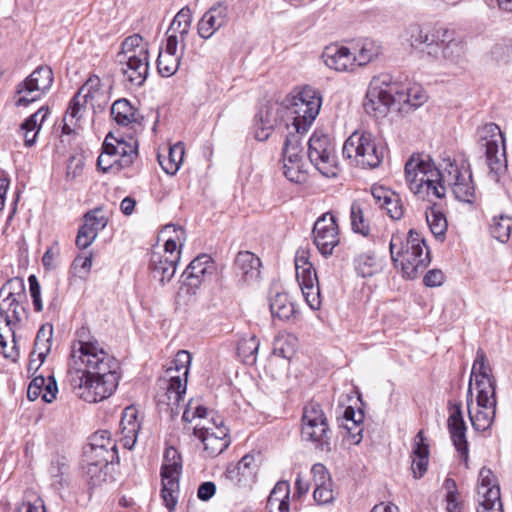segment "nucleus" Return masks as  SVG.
Here are the masks:
<instances>
[{"mask_svg":"<svg viewBox=\"0 0 512 512\" xmlns=\"http://www.w3.org/2000/svg\"><path fill=\"white\" fill-rule=\"evenodd\" d=\"M479 504L501 501L500 488L493 472L483 467L479 472Z\"/></svg>","mask_w":512,"mask_h":512,"instance_id":"72a5a7b5","label":"nucleus"},{"mask_svg":"<svg viewBox=\"0 0 512 512\" xmlns=\"http://www.w3.org/2000/svg\"><path fill=\"white\" fill-rule=\"evenodd\" d=\"M48 114L49 108L42 106L20 125V132L27 147H31L36 143L38 133Z\"/></svg>","mask_w":512,"mask_h":512,"instance_id":"f704fd0d","label":"nucleus"},{"mask_svg":"<svg viewBox=\"0 0 512 512\" xmlns=\"http://www.w3.org/2000/svg\"><path fill=\"white\" fill-rule=\"evenodd\" d=\"M398 82L392 81L390 75L373 77L363 103L367 114L375 118L387 115L391 106L397 104Z\"/></svg>","mask_w":512,"mask_h":512,"instance_id":"6e6552de","label":"nucleus"},{"mask_svg":"<svg viewBox=\"0 0 512 512\" xmlns=\"http://www.w3.org/2000/svg\"><path fill=\"white\" fill-rule=\"evenodd\" d=\"M426 221L435 238L443 241L448 227L445 215L432 205L426 210Z\"/></svg>","mask_w":512,"mask_h":512,"instance_id":"a18cd8bd","label":"nucleus"},{"mask_svg":"<svg viewBox=\"0 0 512 512\" xmlns=\"http://www.w3.org/2000/svg\"><path fill=\"white\" fill-rule=\"evenodd\" d=\"M290 495V484L288 481H279L274 486L273 490L271 491L268 500H267V506L272 508L274 507L279 501H283L285 499H289Z\"/></svg>","mask_w":512,"mask_h":512,"instance_id":"e2e57ef3","label":"nucleus"},{"mask_svg":"<svg viewBox=\"0 0 512 512\" xmlns=\"http://www.w3.org/2000/svg\"><path fill=\"white\" fill-rule=\"evenodd\" d=\"M260 259L250 251H240L234 261L236 276L243 283H254L260 277Z\"/></svg>","mask_w":512,"mask_h":512,"instance_id":"bb28decb","label":"nucleus"},{"mask_svg":"<svg viewBox=\"0 0 512 512\" xmlns=\"http://www.w3.org/2000/svg\"><path fill=\"white\" fill-rule=\"evenodd\" d=\"M481 141H484L486 162L496 177L507 169L505 154V139L498 125L495 123L485 124L478 130Z\"/></svg>","mask_w":512,"mask_h":512,"instance_id":"ddd939ff","label":"nucleus"},{"mask_svg":"<svg viewBox=\"0 0 512 512\" xmlns=\"http://www.w3.org/2000/svg\"><path fill=\"white\" fill-rule=\"evenodd\" d=\"M470 379L471 381H475L477 391L487 390L490 395L496 391V380L491 375V367L488 364L486 355L482 349L477 350Z\"/></svg>","mask_w":512,"mask_h":512,"instance_id":"a878e982","label":"nucleus"},{"mask_svg":"<svg viewBox=\"0 0 512 512\" xmlns=\"http://www.w3.org/2000/svg\"><path fill=\"white\" fill-rule=\"evenodd\" d=\"M69 363V383L73 393L88 403L110 397L118 386L119 363L107 353L87 327L76 332Z\"/></svg>","mask_w":512,"mask_h":512,"instance_id":"f257e3e1","label":"nucleus"},{"mask_svg":"<svg viewBox=\"0 0 512 512\" xmlns=\"http://www.w3.org/2000/svg\"><path fill=\"white\" fill-rule=\"evenodd\" d=\"M53 336L52 325H43L37 332L34 341V351L32 355L37 354L38 359L44 362L46 356L51 350V342Z\"/></svg>","mask_w":512,"mask_h":512,"instance_id":"09e8293b","label":"nucleus"},{"mask_svg":"<svg viewBox=\"0 0 512 512\" xmlns=\"http://www.w3.org/2000/svg\"><path fill=\"white\" fill-rule=\"evenodd\" d=\"M441 186H443L445 191L447 188H450L455 198L459 201L468 203L473 201L475 189L472 183L471 172L467 169L462 171L450 159L444 160Z\"/></svg>","mask_w":512,"mask_h":512,"instance_id":"4468645a","label":"nucleus"},{"mask_svg":"<svg viewBox=\"0 0 512 512\" xmlns=\"http://www.w3.org/2000/svg\"><path fill=\"white\" fill-rule=\"evenodd\" d=\"M389 250L394 266L400 268L407 279H415L431 262L425 239L414 229H410L406 237L393 234Z\"/></svg>","mask_w":512,"mask_h":512,"instance_id":"f03ea898","label":"nucleus"},{"mask_svg":"<svg viewBox=\"0 0 512 512\" xmlns=\"http://www.w3.org/2000/svg\"><path fill=\"white\" fill-rule=\"evenodd\" d=\"M512 231V217L508 215H498L492 218L490 224V233L501 243L509 241Z\"/></svg>","mask_w":512,"mask_h":512,"instance_id":"8fccbe9b","label":"nucleus"},{"mask_svg":"<svg viewBox=\"0 0 512 512\" xmlns=\"http://www.w3.org/2000/svg\"><path fill=\"white\" fill-rule=\"evenodd\" d=\"M343 155L363 168H376L383 160V149L378 147L370 132L352 133L343 145Z\"/></svg>","mask_w":512,"mask_h":512,"instance_id":"1a4fd4ad","label":"nucleus"},{"mask_svg":"<svg viewBox=\"0 0 512 512\" xmlns=\"http://www.w3.org/2000/svg\"><path fill=\"white\" fill-rule=\"evenodd\" d=\"M191 359V354L188 351L180 350L166 370H173V375H181V378L187 381Z\"/></svg>","mask_w":512,"mask_h":512,"instance_id":"13d9d810","label":"nucleus"},{"mask_svg":"<svg viewBox=\"0 0 512 512\" xmlns=\"http://www.w3.org/2000/svg\"><path fill=\"white\" fill-rule=\"evenodd\" d=\"M296 279H302L308 275L316 274L313 264L309 261V251L304 248L297 250L295 255Z\"/></svg>","mask_w":512,"mask_h":512,"instance_id":"4d7b16f0","label":"nucleus"},{"mask_svg":"<svg viewBox=\"0 0 512 512\" xmlns=\"http://www.w3.org/2000/svg\"><path fill=\"white\" fill-rule=\"evenodd\" d=\"M297 281L307 305L312 310H318L321 307V295L317 274L308 275Z\"/></svg>","mask_w":512,"mask_h":512,"instance_id":"e433bc0d","label":"nucleus"},{"mask_svg":"<svg viewBox=\"0 0 512 512\" xmlns=\"http://www.w3.org/2000/svg\"><path fill=\"white\" fill-rule=\"evenodd\" d=\"M85 475L92 486H98L106 480L108 466H100V463H85Z\"/></svg>","mask_w":512,"mask_h":512,"instance_id":"bf43d9fd","label":"nucleus"},{"mask_svg":"<svg viewBox=\"0 0 512 512\" xmlns=\"http://www.w3.org/2000/svg\"><path fill=\"white\" fill-rule=\"evenodd\" d=\"M350 219L352 230L356 233L368 236L370 227L365 218L364 210L359 202H353L350 208Z\"/></svg>","mask_w":512,"mask_h":512,"instance_id":"6e6d98bb","label":"nucleus"},{"mask_svg":"<svg viewBox=\"0 0 512 512\" xmlns=\"http://www.w3.org/2000/svg\"><path fill=\"white\" fill-rule=\"evenodd\" d=\"M315 480V489L313 492V498L319 505L330 504L335 499L333 491V483L327 472L326 467L321 463H316L311 468Z\"/></svg>","mask_w":512,"mask_h":512,"instance_id":"cd10ccee","label":"nucleus"},{"mask_svg":"<svg viewBox=\"0 0 512 512\" xmlns=\"http://www.w3.org/2000/svg\"><path fill=\"white\" fill-rule=\"evenodd\" d=\"M54 81L53 70L48 65L38 66L23 82L17 85L14 105L27 106L50 90Z\"/></svg>","mask_w":512,"mask_h":512,"instance_id":"f8f14e48","label":"nucleus"},{"mask_svg":"<svg viewBox=\"0 0 512 512\" xmlns=\"http://www.w3.org/2000/svg\"><path fill=\"white\" fill-rule=\"evenodd\" d=\"M301 436L304 441L312 443L317 451L328 453L332 450V430L319 403L311 401L305 405Z\"/></svg>","mask_w":512,"mask_h":512,"instance_id":"0eeeda50","label":"nucleus"},{"mask_svg":"<svg viewBox=\"0 0 512 512\" xmlns=\"http://www.w3.org/2000/svg\"><path fill=\"white\" fill-rule=\"evenodd\" d=\"M427 98V94L422 87L414 85L412 87L406 88L398 83L396 94L397 104L418 108L427 101Z\"/></svg>","mask_w":512,"mask_h":512,"instance_id":"58836bf2","label":"nucleus"},{"mask_svg":"<svg viewBox=\"0 0 512 512\" xmlns=\"http://www.w3.org/2000/svg\"><path fill=\"white\" fill-rule=\"evenodd\" d=\"M97 237V233L88 225L83 224L76 237V245L80 249H85L92 244Z\"/></svg>","mask_w":512,"mask_h":512,"instance_id":"338daca9","label":"nucleus"},{"mask_svg":"<svg viewBox=\"0 0 512 512\" xmlns=\"http://www.w3.org/2000/svg\"><path fill=\"white\" fill-rule=\"evenodd\" d=\"M356 273L363 277H372L382 271V265L373 252L361 253L354 259Z\"/></svg>","mask_w":512,"mask_h":512,"instance_id":"79ce46f5","label":"nucleus"},{"mask_svg":"<svg viewBox=\"0 0 512 512\" xmlns=\"http://www.w3.org/2000/svg\"><path fill=\"white\" fill-rule=\"evenodd\" d=\"M382 52V46L379 42L366 38L357 44L354 53L356 66H365L379 57Z\"/></svg>","mask_w":512,"mask_h":512,"instance_id":"4c0bfd02","label":"nucleus"},{"mask_svg":"<svg viewBox=\"0 0 512 512\" xmlns=\"http://www.w3.org/2000/svg\"><path fill=\"white\" fill-rule=\"evenodd\" d=\"M101 211L95 209L85 214V224H88L97 234L107 225V219L100 215Z\"/></svg>","mask_w":512,"mask_h":512,"instance_id":"774afa93","label":"nucleus"},{"mask_svg":"<svg viewBox=\"0 0 512 512\" xmlns=\"http://www.w3.org/2000/svg\"><path fill=\"white\" fill-rule=\"evenodd\" d=\"M124 81L131 87H140L149 74V47L139 34L125 38L118 54Z\"/></svg>","mask_w":512,"mask_h":512,"instance_id":"20e7f679","label":"nucleus"},{"mask_svg":"<svg viewBox=\"0 0 512 512\" xmlns=\"http://www.w3.org/2000/svg\"><path fill=\"white\" fill-rule=\"evenodd\" d=\"M445 488L448 490L446 495L447 512H461V507L457 502L456 483L453 479L445 480Z\"/></svg>","mask_w":512,"mask_h":512,"instance_id":"69168bd1","label":"nucleus"},{"mask_svg":"<svg viewBox=\"0 0 512 512\" xmlns=\"http://www.w3.org/2000/svg\"><path fill=\"white\" fill-rule=\"evenodd\" d=\"M322 57L325 64L336 71H353L356 67L354 53L344 46L326 47Z\"/></svg>","mask_w":512,"mask_h":512,"instance_id":"c756f323","label":"nucleus"},{"mask_svg":"<svg viewBox=\"0 0 512 512\" xmlns=\"http://www.w3.org/2000/svg\"><path fill=\"white\" fill-rule=\"evenodd\" d=\"M112 138V133H108L103 144H102V153L99 155L97 159V166L103 172L109 171H120L123 168L118 167L117 158L113 157L115 153L112 144L110 143V139Z\"/></svg>","mask_w":512,"mask_h":512,"instance_id":"de8ad7c7","label":"nucleus"},{"mask_svg":"<svg viewBox=\"0 0 512 512\" xmlns=\"http://www.w3.org/2000/svg\"><path fill=\"white\" fill-rule=\"evenodd\" d=\"M2 294H7L3 302L13 306L16 302V296H21L24 291V284L21 279L13 278L8 280L1 288Z\"/></svg>","mask_w":512,"mask_h":512,"instance_id":"052dcab7","label":"nucleus"},{"mask_svg":"<svg viewBox=\"0 0 512 512\" xmlns=\"http://www.w3.org/2000/svg\"><path fill=\"white\" fill-rule=\"evenodd\" d=\"M180 55L160 50L157 58V69L161 76L170 77L174 75L180 65Z\"/></svg>","mask_w":512,"mask_h":512,"instance_id":"864d4df0","label":"nucleus"},{"mask_svg":"<svg viewBox=\"0 0 512 512\" xmlns=\"http://www.w3.org/2000/svg\"><path fill=\"white\" fill-rule=\"evenodd\" d=\"M138 410L134 406L126 407L120 421V442L124 448L131 450L140 431Z\"/></svg>","mask_w":512,"mask_h":512,"instance_id":"c85d7f7f","label":"nucleus"},{"mask_svg":"<svg viewBox=\"0 0 512 512\" xmlns=\"http://www.w3.org/2000/svg\"><path fill=\"white\" fill-rule=\"evenodd\" d=\"M303 134L294 130L288 132L283 147V161L296 163L302 160L301 136Z\"/></svg>","mask_w":512,"mask_h":512,"instance_id":"c03bdc74","label":"nucleus"},{"mask_svg":"<svg viewBox=\"0 0 512 512\" xmlns=\"http://www.w3.org/2000/svg\"><path fill=\"white\" fill-rule=\"evenodd\" d=\"M182 473V459L174 447L165 449L161 467V496L169 512H173L179 494V477Z\"/></svg>","mask_w":512,"mask_h":512,"instance_id":"9b49d317","label":"nucleus"},{"mask_svg":"<svg viewBox=\"0 0 512 512\" xmlns=\"http://www.w3.org/2000/svg\"><path fill=\"white\" fill-rule=\"evenodd\" d=\"M159 386L163 392L157 394L158 402L170 406L173 411L183 400L187 381L182 379L181 375H173V370H166L164 376L159 379Z\"/></svg>","mask_w":512,"mask_h":512,"instance_id":"412c9836","label":"nucleus"},{"mask_svg":"<svg viewBox=\"0 0 512 512\" xmlns=\"http://www.w3.org/2000/svg\"><path fill=\"white\" fill-rule=\"evenodd\" d=\"M371 194L375 203L385 209L393 220H400L403 217L404 207L397 193L384 187H374Z\"/></svg>","mask_w":512,"mask_h":512,"instance_id":"2f4dec72","label":"nucleus"},{"mask_svg":"<svg viewBox=\"0 0 512 512\" xmlns=\"http://www.w3.org/2000/svg\"><path fill=\"white\" fill-rule=\"evenodd\" d=\"M216 272L212 258L207 254L196 257L182 274L183 283L197 289L202 283L211 281Z\"/></svg>","mask_w":512,"mask_h":512,"instance_id":"4be33fe9","label":"nucleus"},{"mask_svg":"<svg viewBox=\"0 0 512 512\" xmlns=\"http://www.w3.org/2000/svg\"><path fill=\"white\" fill-rule=\"evenodd\" d=\"M464 54V45L455 40L453 34L446 39L444 44L440 43V57L451 63H458Z\"/></svg>","mask_w":512,"mask_h":512,"instance_id":"5fc2aeb1","label":"nucleus"},{"mask_svg":"<svg viewBox=\"0 0 512 512\" xmlns=\"http://www.w3.org/2000/svg\"><path fill=\"white\" fill-rule=\"evenodd\" d=\"M110 143L115 150L113 157L119 161L118 167L123 169L130 167L138 156V141L133 137L126 140L123 137L117 138L112 134Z\"/></svg>","mask_w":512,"mask_h":512,"instance_id":"473e14b6","label":"nucleus"},{"mask_svg":"<svg viewBox=\"0 0 512 512\" xmlns=\"http://www.w3.org/2000/svg\"><path fill=\"white\" fill-rule=\"evenodd\" d=\"M161 234L162 236H168V238L165 241L163 251L152 252L150 270L153 278L164 285L173 278L176 272V266L180 259V251H177V247L183 245L180 241L184 235V230L170 224L162 229Z\"/></svg>","mask_w":512,"mask_h":512,"instance_id":"423d86ee","label":"nucleus"},{"mask_svg":"<svg viewBox=\"0 0 512 512\" xmlns=\"http://www.w3.org/2000/svg\"><path fill=\"white\" fill-rule=\"evenodd\" d=\"M69 468L64 459H57L51 463L49 473L52 479V486L60 491L69 486Z\"/></svg>","mask_w":512,"mask_h":512,"instance_id":"3c124183","label":"nucleus"},{"mask_svg":"<svg viewBox=\"0 0 512 512\" xmlns=\"http://www.w3.org/2000/svg\"><path fill=\"white\" fill-rule=\"evenodd\" d=\"M272 316L280 320H289L295 313L294 304L286 293L277 292L270 298Z\"/></svg>","mask_w":512,"mask_h":512,"instance_id":"37998d69","label":"nucleus"},{"mask_svg":"<svg viewBox=\"0 0 512 512\" xmlns=\"http://www.w3.org/2000/svg\"><path fill=\"white\" fill-rule=\"evenodd\" d=\"M447 428L454 447L460 453V457L464 461H467L469 453L468 441L466 438L467 426L463 418L460 403L449 405Z\"/></svg>","mask_w":512,"mask_h":512,"instance_id":"aec40b11","label":"nucleus"},{"mask_svg":"<svg viewBox=\"0 0 512 512\" xmlns=\"http://www.w3.org/2000/svg\"><path fill=\"white\" fill-rule=\"evenodd\" d=\"M184 157V147L176 143L168 148V153L158 154V162L165 173L174 175L180 168Z\"/></svg>","mask_w":512,"mask_h":512,"instance_id":"a19ab883","label":"nucleus"},{"mask_svg":"<svg viewBox=\"0 0 512 512\" xmlns=\"http://www.w3.org/2000/svg\"><path fill=\"white\" fill-rule=\"evenodd\" d=\"M443 166L435 167L430 160L413 155L405 164V180L409 190L419 199L433 203L445 196L441 186Z\"/></svg>","mask_w":512,"mask_h":512,"instance_id":"7ed1b4c3","label":"nucleus"},{"mask_svg":"<svg viewBox=\"0 0 512 512\" xmlns=\"http://www.w3.org/2000/svg\"><path fill=\"white\" fill-rule=\"evenodd\" d=\"M313 241L318 251L324 257L331 256L339 245V228L335 217L325 213L317 219L313 227Z\"/></svg>","mask_w":512,"mask_h":512,"instance_id":"a211bd4d","label":"nucleus"},{"mask_svg":"<svg viewBox=\"0 0 512 512\" xmlns=\"http://www.w3.org/2000/svg\"><path fill=\"white\" fill-rule=\"evenodd\" d=\"M322 99L318 91L306 86L288 100L284 106L286 127L306 133L320 112Z\"/></svg>","mask_w":512,"mask_h":512,"instance_id":"39448f33","label":"nucleus"},{"mask_svg":"<svg viewBox=\"0 0 512 512\" xmlns=\"http://www.w3.org/2000/svg\"><path fill=\"white\" fill-rule=\"evenodd\" d=\"M283 174L293 183H303L307 178L305 171L302 170L301 161H297L296 163L283 161Z\"/></svg>","mask_w":512,"mask_h":512,"instance_id":"680f3d73","label":"nucleus"},{"mask_svg":"<svg viewBox=\"0 0 512 512\" xmlns=\"http://www.w3.org/2000/svg\"><path fill=\"white\" fill-rule=\"evenodd\" d=\"M193 433L203 443L207 457L213 458L220 455L230 444L228 429L224 426L222 419L212 418L209 425L197 424Z\"/></svg>","mask_w":512,"mask_h":512,"instance_id":"2eb2a0df","label":"nucleus"},{"mask_svg":"<svg viewBox=\"0 0 512 512\" xmlns=\"http://www.w3.org/2000/svg\"><path fill=\"white\" fill-rule=\"evenodd\" d=\"M259 345V340L255 335L243 336L238 341L237 352L245 364L253 365L256 363Z\"/></svg>","mask_w":512,"mask_h":512,"instance_id":"49530a36","label":"nucleus"},{"mask_svg":"<svg viewBox=\"0 0 512 512\" xmlns=\"http://www.w3.org/2000/svg\"><path fill=\"white\" fill-rule=\"evenodd\" d=\"M229 21V9L224 2H217L201 17L197 24L198 35L202 39L211 38Z\"/></svg>","mask_w":512,"mask_h":512,"instance_id":"b1692460","label":"nucleus"},{"mask_svg":"<svg viewBox=\"0 0 512 512\" xmlns=\"http://www.w3.org/2000/svg\"><path fill=\"white\" fill-rule=\"evenodd\" d=\"M496 405V391L491 395L487 390L477 391L476 406L470 407L468 411L469 419L476 431L484 432L492 426Z\"/></svg>","mask_w":512,"mask_h":512,"instance_id":"6ab92c4d","label":"nucleus"},{"mask_svg":"<svg viewBox=\"0 0 512 512\" xmlns=\"http://www.w3.org/2000/svg\"><path fill=\"white\" fill-rule=\"evenodd\" d=\"M192 23V11L188 6L183 7L172 20L167 33H177L180 35L181 51L185 49L186 38L190 32Z\"/></svg>","mask_w":512,"mask_h":512,"instance_id":"ea45409f","label":"nucleus"},{"mask_svg":"<svg viewBox=\"0 0 512 512\" xmlns=\"http://www.w3.org/2000/svg\"><path fill=\"white\" fill-rule=\"evenodd\" d=\"M111 116L120 126L137 131L143 129L144 116L128 99L120 98L111 106Z\"/></svg>","mask_w":512,"mask_h":512,"instance_id":"393cba45","label":"nucleus"},{"mask_svg":"<svg viewBox=\"0 0 512 512\" xmlns=\"http://www.w3.org/2000/svg\"><path fill=\"white\" fill-rule=\"evenodd\" d=\"M451 35L452 31L445 28L432 29L419 25L410 28L411 45L416 48L422 47L421 51L423 53L435 59L440 58V43L444 44Z\"/></svg>","mask_w":512,"mask_h":512,"instance_id":"f3484780","label":"nucleus"},{"mask_svg":"<svg viewBox=\"0 0 512 512\" xmlns=\"http://www.w3.org/2000/svg\"><path fill=\"white\" fill-rule=\"evenodd\" d=\"M109 101L108 93L102 88L101 80L97 75H91L79 88L72 100V117L85 110L86 104L92 108L104 110Z\"/></svg>","mask_w":512,"mask_h":512,"instance_id":"dca6fc26","label":"nucleus"},{"mask_svg":"<svg viewBox=\"0 0 512 512\" xmlns=\"http://www.w3.org/2000/svg\"><path fill=\"white\" fill-rule=\"evenodd\" d=\"M57 393V382L52 375L47 377L43 375L35 376L27 389V397L30 401H35L41 397L45 403H51L56 398Z\"/></svg>","mask_w":512,"mask_h":512,"instance_id":"7c9ffc66","label":"nucleus"},{"mask_svg":"<svg viewBox=\"0 0 512 512\" xmlns=\"http://www.w3.org/2000/svg\"><path fill=\"white\" fill-rule=\"evenodd\" d=\"M110 436L111 434L107 430L97 431L91 436L90 443L88 445L97 448H106L108 451L117 452V445Z\"/></svg>","mask_w":512,"mask_h":512,"instance_id":"0e129e2a","label":"nucleus"},{"mask_svg":"<svg viewBox=\"0 0 512 512\" xmlns=\"http://www.w3.org/2000/svg\"><path fill=\"white\" fill-rule=\"evenodd\" d=\"M307 155L312 165L325 177L339 173L335 145L329 135L315 131L308 143Z\"/></svg>","mask_w":512,"mask_h":512,"instance_id":"9d476101","label":"nucleus"},{"mask_svg":"<svg viewBox=\"0 0 512 512\" xmlns=\"http://www.w3.org/2000/svg\"><path fill=\"white\" fill-rule=\"evenodd\" d=\"M118 458L116 451H108L106 448H97L87 445L84 448V462L85 463H100V466H109L115 459Z\"/></svg>","mask_w":512,"mask_h":512,"instance_id":"603ef678","label":"nucleus"},{"mask_svg":"<svg viewBox=\"0 0 512 512\" xmlns=\"http://www.w3.org/2000/svg\"><path fill=\"white\" fill-rule=\"evenodd\" d=\"M423 431H419L415 437L413 459L411 469L415 478H421L427 471L429 448L424 443Z\"/></svg>","mask_w":512,"mask_h":512,"instance_id":"c9c22d12","label":"nucleus"},{"mask_svg":"<svg viewBox=\"0 0 512 512\" xmlns=\"http://www.w3.org/2000/svg\"><path fill=\"white\" fill-rule=\"evenodd\" d=\"M284 109V106L277 102H267L259 109L255 116L254 124V134L257 140L265 141L269 138L279 118L285 116Z\"/></svg>","mask_w":512,"mask_h":512,"instance_id":"5701e85b","label":"nucleus"}]
</instances>
